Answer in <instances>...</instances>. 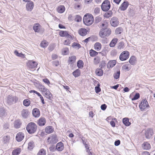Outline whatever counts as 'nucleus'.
<instances>
[{
	"mask_svg": "<svg viewBox=\"0 0 155 155\" xmlns=\"http://www.w3.org/2000/svg\"><path fill=\"white\" fill-rule=\"evenodd\" d=\"M38 89L43 92H45L47 91V89L43 85L39 84L38 85Z\"/></svg>",
	"mask_w": 155,
	"mask_h": 155,
	"instance_id": "obj_36",
	"label": "nucleus"
},
{
	"mask_svg": "<svg viewBox=\"0 0 155 155\" xmlns=\"http://www.w3.org/2000/svg\"><path fill=\"white\" fill-rule=\"evenodd\" d=\"M100 8L98 7H96L94 10V12L96 14H99L100 11Z\"/></svg>",
	"mask_w": 155,
	"mask_h": 155,
	"instance_id": "obj_57",
	"label": "nucleus"
},
{
	"mask_svg": "<svg viewBox=\"0 0 155 155\" xmlns=\"http://www.w3.org/2000/svg\"><path fill=\"white\" fill-rule=\"evenodd\" d=\"M32 113L34 116L35 117H38L40 115L39 110L37 108L34 109L32 110Z\"/></svg>",
	"mask_w": 155,
	"mask_h": 155,
	"instance_id": "obj_16",
	"label": "nucleus"
},
{
	"mask_svg": "<svg viewBox=\"0 0 155 155\" xmlns=\"http://www.w3.org/2000/svg\"><path fill=\"white\" fill-rule=\"evenodd\" d=\"M34 146V143L33 141H31L28 143V148L29 150L32 149Z\"/></svg>",
	"mask_w": 155,
	"mask_h": 155,
	"instance_id": "obj_43",
	"label": "nucleus"
},
{
	"mask_svg": "<svg viewBox=\"0 0 155 155\" xmlns=\"http://www.w3.org/2000/svg\"><path fill=\"white\" fill-rule=\"evenodd\" d=\"M31 103V101L28 99H25L23 101L24 105L26 107L29 106Z\"/></svg>",
	"mask_w": 155,
	"mask_h": 155,
	"instance_id": "obj_40",
	"label": "nucleus"
},
{
	"mask_svg": "<svg viewBox=\"0 0 155 155\" xmlns=\"http://www.w3.org/2000/svg\"><path fill=\"white\" fill-rule=\"evenodd\" d=\"M10 139V137L7 135L4 136L3 137L4 142L6 143L8 142Z\"/></svg>",
	"mask_w": 155,
	"mask_h": 155,
	"instance_id": "obj_52",
	"label": "nucleus"
},
{
	"mask_svg": "<svg viewBox=\"0 0 155 155\" xmlns=\"http://www.w3.org/2000/svg\"><path fill=\"white\" fill-rule=\"evenodd\" d=\"M112 12L111 11H109L104 14V17L106 18H109L112 16Z\"/></svg>",
	"mask_w": 155,
	"mask_h": 155,
	"instance_id": "obj_42",
	"label": "nucleus"
},
{
	"mask_svg": "<svg viewBox=\"0 0 155 155\" xmlns=\"http://www.w3.org/2000/svg\"><path fill=\"white\" fill-rule=\"evenodd\" d=\"M117 119L115 118L113 119L110 122L111 125L113 127H115V124L114 121H117Z\"/></svg>",
	"mask_w": 155,
	"mask_h": 155,
	"instance_id": "obj_53",
	"label": "nucleus"
},
{
	"mask_svg": "<svg viewBox=\"0 0 155 155\" xmlns=\"http://www.w3.org/2000/svg\"><path fill=\"white\" fill-rule=\"evenodd\" d=\"M140 97V94L138 93H136L134 96V97L131 98V100L132 101H134L137 100Z\"/></svg>",
	"mask_w": 155,
	"mask_h": 155,
	"instance_id": "obj_50",
	"label": "nucleus"
},
{
	"mask_svg": "<svg viewBox=\"0 0 155 155\" xmlns=\"http://www.w3.org/2000/svg\"><path fill=\"white\" fill-rule=\"evenodd\" d=\"M78 33L81 35L83 36H84L87 34V30L84 28H81L79 30Z\"/></svg>",
	"mask_w": 155,
	"mask_h": 155,
	"instance_id": "obj_22",
	"label": "nucleus"
},
{
	"mask_svg": "<svg viewBox=\"0 0 155 155\" xmlns=\"http://www.w3.org/2000/svg\"><path fill=\"white\" fill-rule=\"evenodd\" d=\"M18 100V99L17 97L13 96L12 95L8 96L7 98V102L9 105H11L13 103H16Z\"/></svg>",
	"mask_w": 155,
	"mask_h": 155,
	"instance_id": "obj_5",
	"label": "nucleus"
},
{
	"mask_svg": "<svg viewBox=\"0 0 155 155\" xmlns=\"http://www.w3.org/2000/svg\"><path fill=\"white\" fill-rule=\"evenodd\" d=\"M34 4L33 2L28 1L26 5V8L28 11H31L33 8Z\"/></svg>",
	"mask_w": 155,
	"mask_h": 155,
	"instance_id": "obj_14",
	"label": "nucleus"
},
{
	"mask_svg": "<svg viewBox=\"0 0 155 155\" xmlns=\"http://www.w3.org/2000/svg\"><path fill=\"white\" fill-rule=\"evenodd\" d=\"M116 64V61L115 60H113L109 61L107 64L108 68H110L113 67Z\"/></svg>",
	"mask_w": 155,
	"mask_h": 155,
	"instance_id": "obj_23",
	"label": "nucleus"
},
{
	"mask_svg": "<svg viewBox=\"0 0 155 155\" xmlns=\"http://www.w3.org/2000/svg\"><path fill=\"white\" fill-rule=\"evenodd\" d=\"M123 30L121 27H119L115 30V32L117 34H120L123 31Z\"/></svg>",
	"mask_w": 155,
	"mask_h": 155,
	"instance_id": "obj_44",
	"label": "nucleus"
},
{
	"mask_svg": "<svg viewBox=\"0 0 155 155\" xmlns=\"http://www.w3.org/2000/svg\"><path fill=\"white\" fill-rule=\"evenodd\" d=\"M99 86V84H98L97 86H96L95 87V92L97 93H99L101 91V89Z\"/></svg>",
	"mask_w": 155,
	"mask_h": 155,
	"instance_id": "obj_55",
	"label": "nucleus"
},
{
	"mask_svg": "<svg viewBox=\"0 0 155 155\" xmlns=\"http://www.w3.org/2000/svg\"><path fill=\"white\" fill-rule=\"evenodd\" d=\"M54 130V128L51 126H49L46 127L45 131L47 134H50L52 133Z\"/></svg>",
	"mask_w": 155,
	"mask_h": 155,
	"instance_id": "obj_20",
	"label": "nucleus"
},
{
	"mask_svg": "<svg viewBox=\"0 0 155 155\" xmlns=\"http://www.w3.org/2000/svg\"><path fill=\"white\" fill-rule=\"evenodd\" d=\"M129 11V15L130 16L133 17L135 15V11H134L132 8H129L128 9Z\"/></svg>",
	"mask_w": 155,
	"mask_h": 155,
	"instance_id": "obj_33",
	"label": "nucleus"
},
{
	"mask_svg": "<svg viewBox=\"0 0 155 155\" xmlns=\"http://www.w3.org/2000/svg\"><path fill=\"white\" fill-rule=\"evenodd\" d=\"M37 128V125L33 122H30L28 124L26 127L27 131L30 134H33L35 132Z\"/></svg>",
	"mask_w": 155,
	"mask_h": 155,
	"instance_id": "obj_2",
	"label": "nucleus"
},
{
	"mask_svg": "<svg viewBox=\"0 0 155 155\" xmlns=\"http://www.w3.org/2000/svg\"><path fill=\"white\" fill-rule=\"evenodd\" d=\"M21 151V149L18 148L13 151L12 154L13 155H18Z\"/></svg>",
	"mask_w": 155,
	"mask_h": 155,
	"instance_id": "obj_38",
	"label": "nucleus"
},
{
	"mask_svg": "<svg viewBox=\"0 0 155 155\" xmlns=\"http://www.w3.org/2000/svg\"><path fill=\"white\" fill-rule=\"evenodd\" d=\"M14 127L16 128H18L21 127V123L19 119L16 120L14 123Z\"/></svg>",
	"mask_w": 155,
	"mask_h": 155,
	"instance_id": "obj_21",
	"label": "nucleus"
},
{
	"mask_svg": "<svg viewBox=\"0 0 155 155\" xmlns=\"http://www.w3.org/2000/svg\"><path fill=\"white\" fill-rule=\"evenodd\" d=\"M38 64L35 61H30L27 63V65L29 68H34Z\"/></svg>",
	"mask_w": 155,
	"mask_h": 155,
	"instance_id": "obj_13",
	"label": "nucleus"
},
{
	"mask_svg": "<svg viewBox=\"0 0 155 155\" xmlns=\"http://www.w3.org/2000/svg\"><path fill=\"white\" fill-rule=\"evenodd\" d=\"M25 135L23 133L21 132L18 133L16 136V139L17 141L18 142L21 141L24 137Z\"/></svg>",
	"mask_w": 155,
	"mask_h": 155,
	"instance_id": "obj_12",
	"label": "nucleus"
},
{
	"mask_svg": "<svg viewBox=\"0 0 155 155\" xmlns=\"http://www.w3.org/2000/svg\"><path fill=\"white\" fill-rule=\"evenodd\" d=\"M117 54V52L115 50H113L111 52V55L113 56L116 55Z\"/></svg>",
	"mask_w": 155,
	"mask_h": 155,
	"instance_id": "obj_63",
	"label": "nucleus"
},
{
	"mask_svg": "<svg viewBox=\"0 0 155 155\" xmlns=\"http://www.w3.org/2000/svg\"><path fill=\"white\" fill-rule=\"evenodd\" d=\"M37 155H46V151L44 149H41Z\"/></svg>",
	"mask_w": 155,
	"mask_h": 155,
	"instance_id": "obj_48",
	"label": "nucleus"
},
{
	"mask_svg": "<svg viewBox=\"0 0 155 155\" xmlns=\"http://www.w3.org/2000/svg\"><path fill=\"white\" fill-rule=\"evenodd\" d=\"M96 74L98 76H102L103 74V71L101 68H97L95 71Z\"/></svg>",
	"mask_w": 155,
	"mask_h": 155,
	"instance_id": "obj_32",
	"label": "nucleus"
},
{
	"mask_svg": "<svg viewBox=\"0 0 155 155\" xmlns=\"http://www.w3.org/2000/svg\"><path fill=\"white\" fill-rule=\"evenodd\" d=\"M129 5V3L127 1H124L121 5L120 9L121 11L125 10L127 8Z\"/></svg>",
	"mask_w": 155,
	"mask_h": 155,
	"instance_id": "obj_15",
	"label": "nucleus"
},
{
	"mask_svg": "<svg viewBox=\"0 0 155 155\" xmlns=\"http://www.w3.org/2000/svg\"><path fill=\"white\" fill-rule=\"evenodd\" d=\"M89 54L91 57H94L98 54V53L96 51L91 49L90 51Z\"/></svg>",
	"mask_w": 155,
	"mask_h": 155,
	"instance_id": "obj_37",
	"label": "nucleus"
},
{
	"mask_svg": "<svg viewBox=\"0 0 155 155\" xmlns=\"http://www.w3.org/2000/svg\"><path fill=\"white\" fill-rule=\"evenodd\" d=\"M83 20L84 23L86 25L89 26L93 22L94 17L91 14H87L84 15Z\"/></svg>",
	"mask_w": 155,
	"mask_h": 155,
	"instance_id": "obj_1",
	"label": "nucleus"
},
{
	"mask_svg": "<svg viewBox=\"0 0 155 155\" xmlns=\"http://www.w3.org/2000/svg\"><path fill=\"white\" fill-rule=\"evenodd\" d=\"M40 45L42 47L45 48L48 45V42L45 41H42L40 44Z\"/></svg>",
	"mask_w": 155,
	"mask_h": 155,
	"instance_id": "obj_49",
	"label": "nucleus"
},
{
	"mask_svg": "<svg viewBox=\"0 0 155 155\" xmlns=\"http://www.w3.org/2000/svg\"><path fill=\"white\" fill-rule=\"evenodd\" d=\"M45 93V97L49 99H51L52 98V94L48 89H47V91L44 92Z\"/></svg>",
	"mask_w": 155,
	"mask_h": 155,
	"instance_id": "obj_30",
	"label": "nucleus"
},
{
	"mask_svg": "<svg viewBox=\"0 0 155 155\" xmlns=\"http://www.w3.org/2000/svg\"><path fill=\"white\" fill-rule=\"evenodd\" d=\"M68 31H61L59 32V35L62 37H66L68 35Z\"/></svg>",
	"mask_w": 155,
	"mask_h": 155,
	"instance_id": "obj_35",
	"label": "nucleus"
},
{
	"mask_svg": "<svg viewBox=\"0 0 155 155\" xmlns=\"http://www.w3.org/2000/svg\"><path fill=\"white\" fill-rule=\"evenodd\" d=\"M64 148V146L63 143L60 142L57 143L56 149L59 151H61Z\"/></svg>",
	"mask_w": 155,
	"mask_h": 155,
	"instance_id": "obj_18",
	"label": "nucleus"
},
{
	"mask_svg": "<svg viewBox=\"0 0 155 155\" xmlns=\"http://www.w3.org/2000/svg\"><path fill=\"white\" fill-rule=\"evenodd\" d=\"M42 80L44 83L48 84H50L49 81L47 78L43 79Z\"/></svg>",
	"mask_w": 155,
	"mask_h": 155,
	"instance_id": "obj_62",
	"label": "nucleus"
},
{
	"mask_svg": "<svg viewBox=\"0 0 155 155\" xmlns=\"http://www.w3.org/2000/svg\"><path fill=\"white\" fill-rule=\"evenodd\" d=\"M94 49L97 51L100 50L101 48V44L98 42L96 43L94 45Z\"/></svg>",
	"mask_w": 155,
	"mask_h": 155,
	"instance_id": "obj_24",
	"label": "nucleus"
},
{
	"mask_svg": "<svg viewBox=\"0 0 155 155\" xmlns=\"http://www.w3.org/2000/svg\"><path fill=\"white\" fill-rule=\"evenodd\" d=\"M122 68L123 70L129 71L131 68V66L129 64H127L123 65Z\"/></svg>",
	"mask_w": 155,
	"mask_h": 155,
	"instance_id": "obj_26",
	"label": "nucleus"
},
{
	"mask_svg": "<svg viewBox=\"0 0 155 155\" xmlns=\"http://www.w3.org/2000/svg\"><path fill=\"white\" fill-rule=\"evenodd\" d=\"M76 60V57L75 56H72L69 57V60L70 62L74 63L75 62Z\"/></svg>",
	"mask_w": 155,
	"mask_h": 155,
	"instance_id": "obj_51",
	"label": "nucleus"
},
{
	"mask_svg": "<svg viewBox=\"0 0 155 155\" xmlns=\"http://www.w3.org/2000/svg\"><path fill=\"white\" fill-rule=\"evenodd\" d=\"M46 123L45 119L44 117L40 118L38 120V124L39 126H44Z\"/></svg>",
	"mask_w": 155,
	"mask_h": 155,
	"instance_id": "obj_17",
	"label": "nucleus"
},
{
	"mask_svg": "<svg viewBox=\"0 0 155 155\" xmlns=\"http://www.w3.org/2000/svg\"><path fill=\"white\" fill-rule=\"evenodd\" d=\"M84 63L83 61L81 60L78 61L77 63V67L79 68H82L83 67Z\"/></svg>",
	"mask_w": 155,
	"mask_h": 155,
	"instance_id": "obj_39",
	"label": "nucleus"
},
{
	"mask_svg": "<svg viewBox=\"0 0 155 155\" xmlns=\"http://www.w3.org/2000/svg\"><path fill=\"white\" fill-rule=\"evenodd\" d=\"M49 143L54 144L56 143L58 141L57 136L53 135L48 137L47 139Z\"/></svg>",
	"mask_w": 155,
	"mask_h": 155,
	"instance_id": "obj_7",
	"label": "nucleus"
},
{
	"mask_svg": "<svg viewBox=\"0 0 155 155\" xmlns=\"http://www.w3.org/2000/svg\"><path fill=\"white\" fill-rule=\"evenodd\" d=\"M68 48H65L63 49V54L64 55L67 54L68 53Z\"/></svg>",
	"mask_w": 155,
	"mask_h": 155,
	"instance_id": "obj_60",
	"label": "nucleus"
},
{
	"mask_svg": "<svg viewBox=\"0 0 155 155\" xmlns=\"http://www.w3.org/2000/svg\"><path fill=\"white\" fill-rule=\"evenodd\" d=\"M65 10V8L63 5H60L59 6L57 9L58 12L60 13H63Z\"/></svg>",
	"mask_w": 155,
	"mask_h": 155,
	"instance_id": "obj_28",
	"label": "nucleus"
},
{
	"mask_svg": "<svg viewBox=\"0 0 155 155\" xmlns=\"http://www.w3.org/2000/svg\"><path fill=\"white\" fill-rule=\"evenodd\" d=\"M81 74V71L79 69H77L72 73V74L75 77L79 76Z\"/></svg>",
	"mask_w": 155,
	"mask_h": 155,
	"instance_id": "obj_34",
	"label": "nucleus"
},
{
	"mask_svg": "<svg viewBox=\"0 0 155 155\" xmlns=\"http://www.w3.org/2000/svg\"><path fill=\"white\" fill-rule=\"evenodd\" d=\"M101 20V18L100 17H97L95 18V21L96 23H98Z\"/></svg>",
	"mask_w": 155,
	"mask_h": 155,
	"instance_id": "obj_58",
	"label": "nucleus"
},
{
	"mask_svg": "<svg viewBox=\"0 0 155 155\" xmlns=\"http://www.w3.org/2000/svg\"><path fill=\"white\" fill-rule=\"evenodd\" d=\"M75 21L77 22L81 21V18L79 15H76L75 18Z\"/></svg>",
	"mask_w": 155,
	"mask_h": 155,
	"instance_id": "obj_54",
	"label": "nucleus"
},
{
	"mask_svg": "<svg viewBox=\"0 0 155 155\" xmlns=\"http://www.w3.org/2000/svg\"><path fill=\"white\" fill-rule=\"evenodd\" d=\"M122 122L126 126H128L130 125L131 123L129 121V119L128 118H123Z\"/></svg>",
	"mask_w": 155,
	"mask_h": 155,
	"instance_id": "obj_29",
	"label": "nucleus"
},
{
	"mask_svg": "<svg viewBox=\"0 0 155 155\" xmlns=\"http://www.w3.org/2000/svg\"><path fill=\"white\" fill-rule=\"evenodd\" d=\"M124 47V42L122 41L120 42L118 44L117 46V48L119 49L120 50L123 49Z\"/></svg>",
	"mask_w": 155,
	"mask_h": 155,
	"instance_id": "obj_41",
	"label": "nucleus"
},
{
	"mask_svg": "<svg viewBox=\"0 0 155 155\" xmlns=\"http://www.w3.org/2000/svg\"><path fill=\"white\" fill-rule=\"evenodd\" d=\"M139 107L142 111L144 110L146 108L149 107L148 102L146 99L142 100L139 105Z\"/></svg>",
	"mask_w": 155,
	"mask_h": 155,
	"instance_id": "obj_6",
	"label": "nucleus"
},
{
	"mask_svg": "<svg viewBox=\"0 0 155 155\" xmlns=\"http://www.w3.org/2000/svg\"><path fill=\"white\" fill-rule=\"evenodd\" d=\"M153 134V132L152 129L149 128L145 131V136L147 139H150Z\"/></svg>",
	"mask_w": 155,
	"mask_h": 155,
	"instance_id": "obj_11",
	"label": "nucleus"
},
{
	"mask_svg": "<svg viewBox=\"0 0 155 155\" xmlns=\"http://www.w3.org/2000/svg\"><path fill=\"white\" fill-rule=\"evenodd\" d=\"M33 29L34 31L36 32H39L43 30L41 26L39 23H35L34 24Z\"/></svg>",
	"mask_w": 155,
	"mask_h": 155,
	"instance_id": "obj_10",
	"label": "nucleus"
},
{
	"mask_svg": "<svg viewBox=\"0 0 155 155\" xmlns=\"http://www.w3.org/2000/svg\"><path fill=\"white\" fill-rule=\"evenodd\" d=\"M110 23L112 26L116 27L119 24V22L117 17H114L111 19Z\"/></svg>",
	"mask_w": 155,
	"mask_h": 155,
	"instance_id": "obj_9",
	"label": "nucleus"
},
{
	"mask_svg": "<svg viewBox=\"0 0 155 155\" xmlns=\"http://www.w3.org/2000/svg\"><path fill=\"white\" fill-rule=\"evenodd\" d=\"M111 33V31L109 28H102L99 33V35L102 38L109 36Z\"/></svg>",
	"mask_w": 155,
	"mask_h": 155,
	"instance_id": "obj_3",
	"label": "nucleus"
},
{
	"mask_svg": "<svg viewBox=\"0 0 155 155\" xmlns=\"http://www.w3.org/2000/svg\"><path fill=\"white\" fill-rule=\"evenodd\" d=\"M71 41L69 39L65 40L63 42V44L66 45H69Z\"/></svg>",
	"mask_w": 155,
	"mask_h": 155,
	"instance_id": "obj_56",
	"label": "nucleus"
},
{
	"mask_svg": "<svg viewBox=\"0 0 155 155\" xmlns=\"http://www.w3.org/2000/svg\"><path fill=\"white\" fill-rule=\"evenodd\" d=\"M22 117L24 118H26L28 115V112L27 109H23L21 113Z\"/></svg>",
	"mask_w": 155,
	"mask_h": 155,
	"instance_id": "obj_31",
	"label": "nucleus"
},
{
	"mask_svg": "<svg viewBox=\"0 0 155 155\" xmlns=\"http://www.w3.org/2000/svg\"><path fill=\"white\" fill-rule=\"evenodd\" d=\"M120 72L119 70L117 71L116 73H114L113 75L114 78L116 79L119 78L120 77Z\"/></svg>",
	"mask_w": 155,
	"mask_h": 155,
	"instance_id": "obj_46",
	"label": "nucleus"
},
{
	"mask_svg": "<svg viewBox=\"0 0 155 155\" xmlns=\"http://www.w3.org/2000/svg\"><path fill=\"white\" fill-rule=\"evenodd\" d=\"M107 107V106L106 105V104H104L101 105V108L102 110H104L106 109Z\"/></svg>",
	"mask_w": 155,
	"mask_h": 155,
	"instance_id": "obj_59",
	"label": "nucleus"
},
{
	"mask_svg": "<svg viewBox=\"0 0 155 155\" xmlns=\"http://www.w3.org/2000/svg\"><path fill=\"white\" fill-rule=\"evenodd\" d=\"M72 46L73 48H77L78 49L81 47V45L80 44L75 42H74L72 44Z\"/></svg>",
	"mask_w": 155,
	"mask_h": 155,
	"instance_id": "obj_45",
	"label": "nucleus"
},
{
	"mask_svg": "<svg viewBox=\"0 0 155 155\" xmlns=\"http://www.w3.org/2000/svg\"><path fill=\"white\" fill-rule=\"evenodd\" d=\"M120 144V141L119 140H117L115 141L114 145L116 146H118Z\"/></svg>",
	"mask_w": 155,
	"mask_h": 155,
	"instance_id": "obj_64",
	"label": "nucleus"
},
{
	"mask_svg": "<svg viewBox=\"0 0 155 155\" xmlns=\"http://www.w3.org/2000/svg\"><path fill=\"white\" fill-rule=\"evenodd\" d=\"M118 41V39L117 38H113L110 41L109 45L111 47H113L116 44Z\"/></svg>",
	"mask_w": 155,
	"mask_h": 155,
	"instance_id": "obj_27",
	"label": "nucleus"
},
{
	"mask_svg": "<svg viewBox=\"0 0 155 155\" xmlns=\"http://www.w3.org/2000/svg\"><path fill=\"white\" fill-rule=\"evenodd\" d=\"M53 64L56 66H57L59 64V62L58 61H54L52 62Z\"/></svg>",
	"mask_w": 155,
	"mask_h": 155,
	"instance_id": "obj_61",
	"label": "nucleus"
},
{
	"mask_svg": "<svg viewBox=\"0 0 155 155\" xmlns=\"http://www.w3.org/2000/svg\"><path fill=\"white\" fill-rule=\"evenodd\" d=\"M136 61V58L135 56H131L129 61V62L130 64L134 65L135 64Z\"/></svg>",
	"mask_w": 155,
	"mask_h": 155,
	"instance_id": "obj_25",
	"label": "nucleus"
},
{
	"mask_svg": "<svg viewBox=\"0 0 155 155\" xmlns=\"http://www.w3.org/2000/svg\"><path fill=\"white\" fill-rule=\"evenodd\" d=\"M129 56V52L127 51H125L122 52L120 54L119 58L121 61H125L128 58Z\"/></svg>",
	"mask_w": 155,
	"mask_h": 155,
	"instance_id": "obj_8",
	"label": "nucleus"
},
{
	"mask_svg": "<svg viewBox=\"0 0 155 155\" xmlns=\"http://www.w3.org/2000/svg\"><path fill=\"white\" fill-rule=\"evenodd\" d=\"M110 6V1L108 0H105L102 3L101 5V8L103 11L107 12L109 10Z\"/></svg>",
	"mask_w": 155,
	"mask_h": 155,
	"instance_id": "obj_4",
	"label": "nucleus"
},
{
	"mask_svg": "<svg viewBox=\"0 0 155 155\" xmlns=\"http://www.w3.org/2000/svg\"><path fill=\"white\" fill-rule=\"evenodd\" d=\"M6 114L5 110L3 108H0V116L2 117L5 116Z\"/></svg>",
	"mask_w": 155,
	"mask_h": 155,
	"instance_id": "obj_47",
	"label": "nucleus"
},
{
	"mask_svg": "<svg viewBox=\"0 0 155 155\" xmlns=\"http://www.w3.org/2000/svg\"><path fill=\"white\" fill-rule=\"evenodd\" d=\"M142 147L144 150H148L150 148V144L147 142H144L142 144Z\"/></svg>",
	"mask_w": 155,
	"mask_h": 155,
	"instance_id": "obj_19",
	"label": "nucleus"
}]
</instances>
